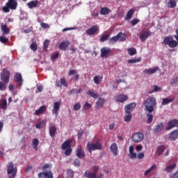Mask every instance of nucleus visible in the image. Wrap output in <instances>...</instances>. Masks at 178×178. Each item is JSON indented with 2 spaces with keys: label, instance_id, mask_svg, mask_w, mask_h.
<instances>
[{
  "label": "nucleus",
  "instance_id": "nucleus-42",
  "mask_svg": "<svg viewBox=\"0 0 178 178\" xmlns=\"http://www.w3.org/2000/svg\"><path fill=\"white\" fill-rule=\"evenodd\" d=\"M128 54L130 55V56H133L137 54V50L134 48H129L127 49Z\"/></svg>",
  "mask_w": 178,
  "mask_h": 178
},
{
  "label": "nucleus",
  "instance_id": "nucleus-15",
  "mask_svg": "<svg viewBox=\"0 0 178 178\" xmlns=\"http://www.w3.org/2000/svg\"><path fill=\"white\" fill-rule=\"evenodd\" d=\"M162 130H163V122H159L153 129V133H154V134H158V133H161Z\"/></svg>",
  "mask_w": 178,
  "mask_h": 178
},
{
  "label": "nucleus",
  "instance_id": "nucleus-24",
  "mask_svg": "<svg viewBox=\"0 0 178 178\" xmlns=\"http://www.w3.org/2000/svg\"><path fill=\"white\" fill-rule=\"evenodd\" d=\"M72 143H73V140H67L62 144V149H67V148H70L72 147Z\"/></svg>",
  "mask_w": 178,
  "mask_h": 178
},
{
  "label": "nucleus",
  "instance_id": "nucleus-1",
  "mask_svg": "<svg viewBox=\"0 0 178 178\" xmlns=\"http://www.w3.org/2000/svg\"><path fill=\"white\" fill-rule=\"evenodd\" d=\"M143 105L147 112L152 113L154 108L156 106V99L154 97H149L144 102Z\"/></svg>",
  "mask_w": 178,
  "mask_h": 178
},
{
  "label": "nucleus",
  "instance_id": "nucleus-49",
  "mask_svg": "<svg viewBox=\"0 0 178 178\" xmlns=\"http://www.w3.org/2000/svg\"><path fill=\"white\" fill-rule=\"evenodd\" d=\"M67 173L68 175V178L74 177V171H73V170H72V169L67 170Z\"/></svg>",
  "mask_w": 178,
  "mask_h": 178
},
{
  "label": "nucleus",
  "instance_id": "nucleus-20",
  "mask_svg": "<svg viewBox=\"0 0 178 178\" xmlns=\"http://www.w3.org/2000/svg\"><path fill=\"white\" fill-rule=\"evenodd\" d=\"M0 109H2V111H6L8 109V100L6 99L0 100Z\"/></svg>",
  "mask_w": 178,
  "mask_h": 178
},
{
  "label": "nucleus",
  "instance_id": "nucleus-34",
  "mask_svg": "<svg viewBox=\"0 0 178 178\" xmlns=\"http://www.w3.org/2000/svg\"><path fill=\"white\" fill-rule=\"evenodd\" d=\"M58 58H59V53L58 51H54L51 55V60L52 62H56Z\"/></svg>",
  "mask_w": 178,
  "mask_h": 178
},
{
  "label": "nucleus",
  "instance_id": "nucleus-6",
  "mask_svg": "<svg viewBox=\"0 0 178 178\" xmlns=\"http://www.w3.org/2000/svg\"><path fill=\"white\" fill-rule=\"evenodd\" d=\"M131 138L134 143H141L144 140V134L141 132H137L133 134Z\"/></svg>",
  "mask_w": 178,
  "mask_h": 178
},
{
  "label": "nucleus",
  "instance_id": "nucleus-33",
  "mask_svg": "<svg viewBox=\"0 0 178 178\" xmlns=\"http://www.w3.org/2000/svg\"><path fill=\"white\" fill-rule=\"evenodd\" d=\"M164 152H165V146L164 145L158 146L157 149L156 150V153L159 156L162 155Z\"/></svg>",
  "mask_w": 178,
  "mask_h": 178
},
{
  "label": "nucleus",
  "instance_id": "nucleus-61",
  "mask_svg": "<svg viewBox=\"0 0 178 178\" xmlns=\"http://www.w3.org/2000/svg\"><path fill=\"white\" fill-rule=\"evenodd\" d=\"M144 156H145V154L143 152H140L138 154V156H136V158H138V159H143Z\"/></svg>",
  "mask_w": 178,
  "mask_h": 178
},
{
  "label": "nucleus",
  "instance_id": "nucleus-25",
  "mask_svg": "<svg viewBox=\"0 0 178 178\" xmlns=\"http://www.w3.org/2000/svg\"><path fill=\"white\" fill-rule=\"evenodd\" d=\"M84 177L97 178V174L95 172H91L90 170H87L84 173Z\"/></svg>",
  "mask_w": 178,
  "mask_h": 178
},
{
  "label": "nucleus",
  "instance_id": "nucleus-64",
  "mask_svg": "<svg viewBox=\"0 0 178 178\" xmlns=\"http://www.w3.org/2000/svg\"><path fill=\"white\" fill-rule=\"evenodd\" d=\"M171 178H178V170L174 174H172Z\"/></svg>",
  "mask_w": 178,
  "mask_h": 178
},
{
  "label": "nucleus",
  "instance_id": "nucleus-57",
  "mask_svg": "<svg viewBox=\"0 0 178 178\" xmlns=\"http://www.w3.org/2000/svg\"><path fill=\"white\" fill-rule=\"evenodd\" d=\"M178 83V76L172 79L171 81H170V84L171 86H173L175 84H177Z\"/></svg>",
  "mask_w": 178,
  "mask_h": 178
},
{
  "label": "nucleus",
  "instance_id": "nucleus-39",
  "mask_svg": "<svg viewBox=\"0 0 178 178\" xmlns=\"http://www.w3.org/2000/svg\"><path fill=\"white\" fill-rule=\"evenodd\" d=\"M32 144L35 151H38V144H40V140H38V138H33Z\"/></svg>",
  "mask_w": 178,
  "mask_h": 178
},
{
  "label": "nucleus",
  "instance_id": "nucleus-8",
  "mask_svg": "<svg viewBox=\"0 0 178 178\" xmlns=\"http://www.w3.org/2000/svg\"><path fill=\"white\" fill-rule=\"evenodd\" d=\"M136 106H137V104L135 102H132L127 104L124 106L125 113H131L134 109H136Z\"/></svg>",
  "mask_w": 178,
  "mask_h": 178
},
{
  "label": "nucleus",
  "instance_id": "nucleus-10",
  "mask_svg": "<svg viewBox=\"0 0 178 178\" xmlns=\"http://www.w3.org/2000/svg\"><path fill=\"white\" fill-rule=\"evenodd\" d=\"M100 51H101V54H100L101 58H106L109 57V55H111V50L110 48L103 47L101 49Z\"/></svg>",
  "mask_w": 178,
  "mask_h": 178
},
{
  "label": "nucleus",
  "instance_id": "nucleus-54",
  "mask_svg": "<svg viewBox=\"0 0 178 178\" xmlns=\"http://www.w3.org/2000/svg\"><path fill=\"white\" fill-rule=\"evenodd\" d=\"M61 86H63V87H67V82H66V79L61 78L60 80Z\"/></svg>",
  "mask_w": 178,
  "mask_h": 178
},
{
  "label": "nucleus",
  "instance_id": "nucleus-59",
  "mask_svg": "<svg viewBox=\"0 0 178 178\" xmlns=\"http://www.w3.org/2000/svg\"><path fill=\"white\" fill-rule=\"evenodd\" d=\"M69 46L67 45H59L58 46V49H60V51H66V49H67Z\"/></svg>",
  "mask_w": 178,
  "mask_h": 178
},
{
  "label": "nucleus",
  "instance_id": "nucleus-41",
  "mask_svg": "<svg viewBox=\"0 0 178 178\" xmlns=\"http://www.w3.org/2000/svg\"><path fill=\"white\" fill-rule=\"evenodd\" d=\"M176 1L175 0H170L168 3H167V6L168 8H176Z\"/></svg>",
  "mask_w": 178,
  "mask_h": 178
},
{
  "label": "nucleus",
  "instance_id": "nucleus-14",
  "mask_svg": "<svg viewBox=\"0 0 178 178\" xmlns=\"http://www.w3.org/2000/svg\"><path fill=\"white\" fill-rule=\"evenodd\" d=\"M59 109H60V102H56L54 104L53 110H52L53 113H54L56 116H58V114L59 113Z\"/></svg>",
  "mask_w": 178,
  "mask_h": 178
},
{
  "label": "nucleus",
  "instance_id": "nucleus-26",
  "mask_svg": "<svg viewBox=\"0 0 178 178\" xmlns=\"http://www.w3.org/2000/svg\"><path fill=\"white\" fill-rule=\"evenodd\" d=\"M175 101V97H172L170 99L163 98L161 102L162 106H165V105H168V104H172Z\"/></svg>",
  "mask_w": 178,
  "mask_h": 178
},
{
  "label": "nucleus",
  "instance_id": "nucleus-51",
  "mask_svg": "<svg viewBox=\"0 0 178 178\" xmlns=\"http://www.w3.org/2000/svg\"><path fill=\"white\" fill-rule=\"evenodd\" d=\"M93 80L95 84H99V81L100 80H102V77H101L100 76H95Z\"/></svg>",
  "mask_w": 178,
  "mask_h": 178
},
{
  "label": "nucleus",
  "instance_id": "nucleus-36",
  "mask_svg": "<svg viewBox=\"0 0 178 178\" xmlns=\"http://www.w3.org/2000/svg\"><path fill=\"white\" fill-rule=\"evenodd\" d=\"M92 107V104L86 102L83 106L82 112H86L87 111H88V109H90Z\"/></svg>",
  "mask_w": 178,
  "mask_h": 178
},
{
  "label": "nucleus",
  "instance_id": "nucleus-2",
  "mask_svg": "<svg viewBox=\"0 0 178 178\" xmlns=\"http://www.w3.org/2000/svg\"><path fill=\"white\" fill-rule=\"evenodd\" d=\"M86 147L90 154H92V151H101L102 149V143L99 142V139L95 140L94 143L88 142Z\"/></svg>",
  "mask_w": 178,
  "mask_h": 178
},
{
  "label": "nucleus",
  "instance_id": "nucleus-13",
  "mask_svg": "<svg viewBox=\"0 0 178 178\" xmlns=\"http://www.w3.org/2000/svg\"><path fill=\"white\" fill-rule=\"evenodd\" d=\"M76 155L79 158V159H83V158L86 157V152H84V149H83V147H79L76 150Z\"/></svg>",
  "mask_w": 178,
  "mask_h": 178
},
{
  "label": "nucleus",
  "instance_id": "nucleus-38",
  "mask_svg": "<svg viewBox=\"0 0 178 178\" xmlns=\"http://www.w3.org/2000/svg\"><path fill=\"white\" fill-rule=\"evenodd\" d=\"M146 116L147 118V123L148 124H151V123H152V120H154V115H152V113L148 112L146 114Z\"/></svg>",
  "mask_w": 178,
  "mask_h": 178
},
{
  "label": "nucleus",
  "instance_id": "nucleus-32",
  "mask_svg": "<svg viewBox=\"0 0 178 178\" xmlns=\"http://www.w3.org/2000/svg\"><path fill=\"white\" fill-rule=\"evenodd\" d=\"M45 111H47V107L45 106H42L35 111V115L38 116V115H41V113H44Z\"/></svg>",
  "mask_w": 178,
  "mask_h": 178
},
{
  "label": "nucleus",
  "instance_id": "nucleus-23",
  "mask_svg": "<svg viewBox=\"0 0 178 178\" xmlns=\"http://www.w3.org/2000/svg\"><path fill=\"white\" fill-rule=\"evenodd\" d=\"M1 29L3 34H9V33H10V29H9L8 25H6L3 23L1 24Z\"/></svg>",
  "mask_w": 178,
  "mask_h": 178
},
{
  "label": "nucleus",
  "instance_id": "nucleus-28",
  "mask_svg": "<svg viewBox=\"0 0 178 178\" xmlns=\"http://www.w3.org/2000/svg\"><path fill=\"white\" fill-rule=\"evenodd\" d=\"M38 3H40V1H31L28 3V8H29V9L37 8L38 6Z\"/></svg>",
  "mask_w": 178,
  "mask_h": 178
},
{
  "label": "nucleus",
  "instance_id": "nucleus-16",
  "mask_svg": "<svg viewBox=\"0 0 178 178\" xmlns=\"http://www.w3.org/2000/svg\"><path fill=\"white\" fill-rule=\"evenodd\" d=\"M68 74H69V76H74V74H75V77L72 78V80H73V81H77V80H79V79H80V75H79V74H77V71L76 70H70L69 71Z\"/></svg>",
  "mask_w": 178,
  "mask_h": 178
},
{
  "label": "nucleus",
  "instance_id": "nucleus-9",
  "mask_svg": "<svg viewBox=\"0 0 178 178\" xmlns=\"http://www.w3.org/2000/svg\"><path fill=\"white\" fill-rule=\"evenodd\" d=\"M98 30H99V26L93 25L86 31V34H88V35H95Z\"/></svg>",
  "mask_w": 178,
  "mask_h": 178
},
{
  "label": "nucleus",
  "instance_id": "nucleus-29",
  "mask_svg": "<svg viewBox=\"0 0 178 178\" xmlns=\"http://www.w3.org/2000/svg\"><path fill=\"white\" fill-rule=\"evenodd\" d=\"M57 131L58 128H56L54 125L50 127L49 129L50 136L54 137V136H56Z\"/></svg>",
  "mask_w": 178,
  "mask_h": 178
},
{
  "label": "nucleus",
  "instance_id": "nucleus-40",
  "mask_svg": "<svg viewBox=\"0 0 178 178\" xmlns=\"http://www.w3.org/2000/svg\"><path fill=\"white\" fill-rule=\"evenodd\" d=\"M111 38V34L106 33V35H103L100 38V42H105V41H108Z\"/></svg>",
  "mask_w": 178,
  "mask_h": 178
},
{
  "label": "nucleus",
  "instance_id": "nucleus-48",
  "mask_svg": "<svg viewBox=\"0 0 178 178\" xmlns=\"http://www.w3.org/2000/svg\"><path fill=\"white\" fill-rule=\"evenodd\" d=\"M128 63H137L141 62V57H139L136 59H131L127 60Z\"/></svg>",
  "mask_w": 178,
  "mask_h": 178
},
{
  "label": "nucleus",
  "instance_id": "nucleus-22",
  "mask_svg": "<svg viewBox=\"0 0 178 178\" xmlns=\"http://www.w3.org/2000/svg\"><path fill=\"white\" fill-rule=\"evenodd\" d=\"M110 149L114 156H118V145L116 143H112Z\"/></svg>",
  "mask_w": 178,
  "mask_h": 178
},
{
  "label": "nucleus",
  "instance_id": "nucleus-58",
  "mask_svg": "<svg viewBox=\"0 0 178 178\" xmlns=\"http://www.w3.org/2000/svg\"><path fill=\"white\" fill-rule=\"evenodd\" d=\"M3 10L6 13H9V12H10V7H9V6L6 5V6L3 7Z\"/></svg>",
  "mask_w": 178,
  "mask_h": 178
},
{
  "label": "nucleus",
  "instance_id": "nucleus-18",
  "mask_svg": "<svg viewBox=\"0 0 178 178\" xmlns=\"http://www.w3.org/2000/svg\"><path fill=\"white\" fill-rule=\"evenodd\" d=\"M127 99H129V96H127V95H120L116 97L117 102H121V104L126 102Z\"/></svg>",
  "mask_w": 178,
  "mask_h": 178
},
{
  "label": "nucleus",
  "instance_id": "nucleus-30",
  "mask_svg": "<svg viewBox=\"0 0 178 178\" xmlns=\"http://www.w3.org/2000/svg\"><path fill=\"white\" fill-rule=\"evenodd\" d=\"M158 70H159V67H155L154 68L145 69V72L147 74H154V73L158 72Z\"/></svg>",
  "mask_w": 178,
  "mask_h": 178
},
{
  "label": "nucleus",
  "instance_id": "nucleus-31",
  "mask_svg": "<svg viewBox=\"0 0 178 178\" xmlns=\"http://www.w3.org/2000/svg\"><path fill=\"white\" fill-rule=\"evenodd\" d=\"M149 37V32L148 31H145L140 34L139 36V38H140V40L144 42L145 40H147Z\"/></svg>",
  "mask_w": 178,
  "mask_h": 178
},
{
  "label": "nucleus",
  "instance_id": "nucleus-62",
  "mask_svg": "<svg viewBox=\"0 0 178 178\" xmlns=\"http://www.w3.org/2000/svg\"><path fill=\"white\" fill-rule=\"evenodd\" d=\"M6 88V84L0 81V90H3Z\"/></svg>",
  "mask_w": 178,
  "mask_h": 178
},
{
  "label": "nucleus",
  "instance_id": "nucleus-44",
  "mask_svg": "<svg viewBox=\"0 0 178 178\" xmlns=\"http://www.w3.org/2000/svg\"><path fill=\"white\" fill-rule=\"evenodd\" d=\"M175 168H176V164H172L171 165L166 166V168H165L164 170L165 172H172V170H173V169H175Z\"/></svg>",
  "mask_w": 178,
  "mask_h": 178
},
{
  "label": "nucleus",
  "instance_id": "nucleus-4",
  "mask_svg": "<svg viewBox=\"0 0 178 178\" xmlns=\"http://www.w3.org/2000/svg\"><path fill=\"white\" fill-rule=\"evenodd\" d=\"M118 41H126V35L122 32H120L117 34V35L113 36L109 40L110 44H116Z\"/></svg>",
  "mask_w": 178,
  "mask_h": 178
},
{
  "label": "nucleus",
  "instance_id": "nucleus-12",
  "mask_svg": "<svg viewBox=\"0 0 178 178\" xmlns=\"http://www.w3.org/2000/svg\"><path fill=\"white\" fill-rule=\"evenodd\" d=\"M6 6L10 7L11 10H16L17 9V0H8Z\"/></svg>",
  "mask_w": 178,
  "mask_h": 178
},
{
  "label": "nucleus",
  "instance_id": "nucleus-46",
  "mask_svg": "<svg viewBox=\"0 0 178 178\" xmlns=\"http://www.w3.org/2000/svg\"><path fill=\"white\" fill-rule=\"evenodd\" d=\"M156 168V165L153 164L149 169H148L147 170H146L144 173L145 176H147V175H148V173H149V172H152V170H154V169Z\"/></svg>",
  "mask_w": 178,
  "mask_h": 178
},
{
  "label": "nucleus",
  "instance_id": "nucleus-56",
  "mask_svg": "<svg viewBox=\"0 0 178 178\" xmlns=\"http://www.w3.org/2000/svg\"><path fill=\"white\" fill-rule=\"evenodd\" d=\"M138 23H140V19L137 18L134 19L131 21V24H132V26H136V24H138Z\"/></svg>",
  "mask_w": 178,
  "mask_h": 178
},
{
  "label": "nucleus",
  "instance_id": "nucleus-63",
  "mask_svg": "<svg viewBox=\"0 0 178 178\" xmlns=\"http://www.w3.org/2000/svg\"><path fill=\"white\" fill-rule=\"evenodd\" d=\"M60 45H70V42L67 40L63 41L60 43Z\"/></svg>",
  "mask_w": 178,
  "mask_h": 178
},
{
  "label": "nucleus",
  "instance_id": "nucleus-60",
  "mask_svg": "<svg viewBox=\"0 0 178 178\" xmlns=\"http://www.w3.org/2000/svg\"><path fill=\"white\" fill-rule=\"evenodd\" d=\"M153 87H154L153 91H154V92H158V91H161V90H162V88H161V87H159L156 85H154Z\"/></svg>",
  "mask_w": 178,
  "mask_h": 178
},
{
  "label": "nucleus",
  "instance_id": "nucleus-17",
  "mask_svg": "<svg viewBox=\"0 0 178 178\" xmlns=\"http://www.w3.org/2000/svg\"><path fill=\"white\" fill-rule=\"evenodd\" d=\"M39 178H54V175L51 171L44 172H40L38 174Z\"/></svg>",
  "mask_w": 178,
  "mask_h": 178
},
{
  "label": "nucleus",
  "instance_id": "nucleus-35",
  "mask_svg": "<svg viewBox=\"0 0 178 178\" xmlns=\"http://www.w3.org/2000/svg\"><path fill=\"white\" fill-rule=\"evenodd\" d=\"M133 114L130 113H126L125 116L124 118V121L127 122V123H130V122H131Z\"/></svg>",
  "mask_w": 178,
  "mask_h": 178
},
{
  "label": "nucleus",
  "instance_id": "nucleus-11",
  "mask_svg": "<svg viewBox=\"0 0 178 178\" xmlns=\"http://www.w3.org/2000/svg\"><path fill=\"white\" fill-rule=\"evenodd\" d=\"M163 42L165 45H177V41L173 40V38L170 36L165 37Z\"/></svg>",
  "mask_w": 178,
  "mask_h": 178
},
{
  "label": "nucleus",
  "instance_id": "nucleus-50",
  "mask_svg": "<svg viewBox=\"0 0 178 178\" xmlns=\"http://www.w3.org/2000/svg\"><path fill=\"white\" fill-rule=\"evenodd\" d=\"M81 109V104L76 103L73 106V111H80Z\"/></svg>",
  "mask_w": 178,
  "mask_h": 178
},
{
  "label": "nucleus",
  "instance_id": "nucleus-7",
  "mask_svg": "<svg viewBox=\"0 0 178 178\" xmlns=\"http://www.w3.org/2000/svg\"><path fill=\"white\" fill-rule=\"evenodd\" d=\"M175 127H178V120L172 119L168 122V125L165 127V131H168V130H172V129Z\"/></svg>",
  "mask_w": 178,
  "mask_h": 178
},
{
  "label": "nucleus",
  "instance_id": "nucleus-45",
  "mask_svg": "<svg viewBox=\"0 0 178 178\" xmlns=\"http://www.w3.org/2000/svg\"><path fill=\"white\" fill-rule=\"evenodd\" d=\"M100 13L101 15H108L109 13V8L104 7V8H102L101 10H100Z\"/></svg>",
  "mask_w": 178,
  "mask_h": 178
},
{
  "label": "nucleus",
  "instance_id": "nucleus-52",
  "mask_svg": "<svg viewBox=\"0 0 178 178\" xmlns=\"http://www.w3.org/2000/svg\"><path fill=\"white\" fill-rule=\"evenodd\" d=\"M0 41L3 44H6V42H9V39L8 38H5L4 36H0Z\"/></svg>",
  "mask_w": 178,
  "mask_h": 178
},
{
  "label": "nucleus",
  "instance_id": "nucleus-43",
  "mask_svg": "<svg viewBox=\"0 0 178 178\" xmlns=\"http://www.w3.org/2000/svg\"><path fill=\"white\" fill-rule=\"evenodd\" d=\"M88 95H89L90 97H92V98H95V99H97V98H98L99 97L98 94L90 90H88Z\"/></svg>",
  "mask_w": 178,
  "mask_h": 178
},
{
  "label": "nucleus",
  "instance_id": "nucleus-5",
  "mask_svg": "<svg viewBox=\"0 0 178 178\" xmlns=\"http://www.w3.org/2000/svg\"><path fill=\"white\" fill-rule=\"evenodd\" d=\"M9 79H10V72L6 69H3L1 72V80L3 81L5 84L9 83Z\"/></svg>",
  "mask_w": 178,
  "mask_h": 178
},
{
  "label": "nucleus",
  "instance_id": "nucleus-27",
  "mask_svg": "<svg viewBox=\"0 0 178 178\" xmlns=\"http://www.w3.org/2000/svg\"><path fill=\"white\" fill-rule=\"evenodd\" d=\"M104 104H105V99L102 97H99L96 102L97 109H101L104 106Z\"/></svg>",
  "mask_w": 178,
  "mask_h": 178
},
{
  "label": "nucleus",
  "instance_id": "nucleus-37",
  "mask_svg": "<svg viewBox=\"0 0 178 178\" xmlns=\"http://www.w3.org/2000/svg\"><path fill=\"white\" fill-rule=\"evenodd\" d=\"M134 15V10L130 9L127 13L125 20H130L133 17Z\"/></svg>",
  "mask_w": 178,
  "mask_h": 178
},
{
  "label": "nucleus",
  "instance_id": "nucleus-21",
  "mask_svg": "<svg viewBox=\"0 0 178 178\" xmlns=\"http://www.w3.org/2000/svg\"><path fill=\"white\" fill-rule=\"evenodd\" d=\"M14 79L17 83H19V86H22L23 84V79L22 77V74L17 72L14 75Z\"/></svg>",
  "mask_w": 178,
  "mask_h": 178
},
{
  "label": "nucleus",
  "instance_id": "nucleus-3",
  "mask_svg": "<svg viewBox=\"0 0 178 178\" xmlns=\"http://www.w3.org/2000/svg\"><path fill=\"white\" fill-rule=\"evenodd\" d=\"M7 173L9 178L16 177L17 167L15 166V164L12 161L9 162L7 165Z\"/></svg>",
  "mask_w": 178,
  "mask_h": 178
},
{
  "label": "nucleus",
  "instance_id": "nucleus-19",
  "mask_svg": "<svg viewBox=\"0 0 178 178\" xmlns=\"http://www.w3.org/2000/svg\"><path fill=\"white\" fill-rule=\"evenodd\" d=\"M178 138V130L175 129L170 134L169 139L170 141H175Z\"/></svg>",
  "mask_w": 178,
  "mask_h": 178
},
{
  "label": "nucleus",
  "instance_id": "nucleus-47",
  "mask_svg": "<svg viewBox=\"0 0 178 178\" xmlns=\"http://www.w3.org/2000/svg\"><path fill=\"white\" fill-rule=\"evenodd\" d=\"M74 166H75V168H80L81 166V162L79 159H76L74 161Z\"/></svg>",
  "mask_w": 178,
  "mask_h": 178
},
{
  "label": "nucleus",
  "instance_id": "nucleus-53",
  "mask_svg": "<svg viewBox=\"0 0 178 178\" xmlns=\"http://www.w3.org/2000/svg\"><path fill=\"white\" fill-rule=\"evenodd\" d=\"M45 123V122L44 120L41 121L40 122H39L38 124H37L35 125V127L37 129H42V127H44V124Z\"/></svg>",
  "mask_w": 178,
  "mask_h": 178
},
{
  "label": "nucleus",
  "instance_id": "nucleus-55",
  "mask_svg": "<svg viewBox=\"0 0 178 178\" xmlns=\"http://www.w3.org/2000/svg\"><path fill=\"white\" fill-rule=\"evenodd\" d=\"M65 149L66 150L65 151V155H66L67 156L72 155V148L69 147Z\"/></svg>",
  "mask_w": 178,
  "mask_h": 178
}]
</instances>
